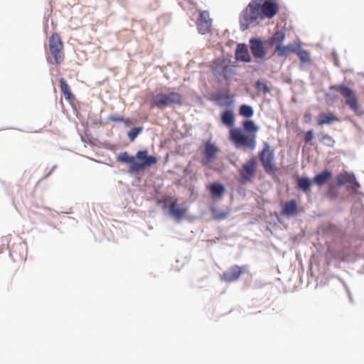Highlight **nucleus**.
Listing matches in <instances>:
<instances>
[{"instance_id": "f257e3e1", "label": "nucleus", "mask_w": 364, "mask_h": 364, "mask_svg": "<svg viewBox=\"0 0 364 364\" xmlns=\"http://www.w3.org/2000/svg\"><path fill=\"white\" fill-rule=\"evenodd\" d=\"M262 0H252L240 17V28L247 30L250 26L258 24V18H261L260 4Z\"/></svg>"}, {"instance_id": "f03ea898", "label": "nucleus", "mask_w": 364, "mask_h": 364, "mask_svg": "<svg viewBox=\"0 0 364 364\" xmlns=\"http://www.w3.org/2000/svg\"><path fill=\"white\" fill-rule=\"evenodd\" d=\"M183 101V97L179 92H171L167 94L161 92L152 97L150 102V107L152 109L156 107L159 109H164L172 105H181Z\"/></svg>"}, {"instance_id": "7ed1b4c3", "label": "nucleus", "mask_w": 364, "mask_h": 364, "mask_svg": "<svg viewBox=\"0 0 364 364\" xmlns=\"http://www.w3.org/2000/svg\"><path fill=\"white\" fill-rule=\"evenodd\" d=\"M134 165L129 166V171L138 173L144 171L157 163V158L154 156H149L147 150L138 151L134 156Z\"/></svg>"}, {"instance_id": "20e7f679", "label": "nucleus", "mask_w": 364, "mask_h": 364, "mask_svg": "<svg viewBox=\"0 0 364 364\" xmlns=\"http://www.w3.org/2000/svg\"><path fill=\"white\" fill-rule=\"evenodd\" d=\"M230 139L236 146H242L251 150L256 146V134H244L238 128H232L230 130Z\"/></svg>"}, {"instance_id": "39448f33", "label": "nucleus", "mask_w": 364, "mask_h": 364, "mask_svg": "<svg viewBox=\"0 0 364 364\" xmlns=\"http://www.w3.org/2000/svg\"><path fill=\"white\" fill-rule=\"evenodd\" d=\"M259 159L262 163L264 171L268 174L274 173L276 166L274 165V151L267 141L262 144V149L259 153Z\"/></svg>"}, {"instance_id": "423d86ee", "label": "nucleus", "mask_w": 364, "mask_h": 364, "mask_svg": "<svg viewBox=\"0 0 364 364\" xmlns=\"http://www.w3.org/2000/svg\"><path fill=\"white\" fill-rule=\"evenodd\" d=\"M49 53L54 59V63L60 65L65 59L63 52V43L60 36L54 33L51 35L48 41Z\"/></svg>"}, {"instance_id": "0eeeda50", "label": "nucleus", "mask_w": 364, "mask_h": 364, "mask_svg": "<svg viewBox=\"0 0 364 364\" xmlns=\"http://www.w3.org/2000/svg\"><path fill=\"white\" fill-rule=\"evenodd\" d=\"M340 92V94L346 99V105L357 114L360 115L363 111L360 110L357 97L354 92L349 87L343 85L333 86L331 87Z\"/></svg>"}, {"instance_id": "6e6552de", "label": "nucleus", "mask_w": 364, "mask_h": 364, "mask_svg": "<svg viewBox=\"0 0 364 364\" xmlns=\"http://www.w3.org/2000/svg\"><path fill=\"white\" fill-rule=\"evenodd\" d=\"M257 169V163L255 158L252 157L242 164L239 171L240 182L242 184L252 182L255 178Z\"/></svg>"}, {"instance_id": "1a4fd4ad", "label": "nucleus", "mask_w": 364, "mask_h": 364, "mask_svg": "<svg viewBox=\"0 0 364 364\" xmlns=\"http://www.w3.org/2000/svg\"><path fill=\"white\" fill-rule=\"evenodd\" d=\"M279 11L277 0H265L260 4L261 19L272 18Z\"/></svg>"}, {"instance_id": "9d476101", "label": "nucleus", "mask_w": 364, "mask_h": 364, "mask_svg": "<svg viewBox=\"0 0 364 364\" xmlns=\"http://www.w3.org/2000/svg\"><path fill=\"white\" fill-rule=\"evenodd\" d=\"M247 265L241 267L238 265L232 266L221 275V279L226 282H235L240 277L241 274L247 272Z\"/></svg>"}, {"instance_id": "9b49d317", "label": "nucleus", "mask_w": 364, "mask_h": 364, "mask_svg": "<svg viewBox=\"0 0 364 364\" xmlns=\"http://www.w3.org/2000/svg\"><path fill=\"white\" fill-rule=\"evenodd\" d=\"M197 29L201 34H206L210 31L212 20L210 18L209 13L203 11L200 13V16L197 21Z\"/></svg>"}, {"instance_id": "f8f14e48", "label": "nucleus", "mask_w": 364, "mask_h": 364, "mask_svg": "<svg viewBox=\"0 0 364 364\" xmlns=\"http://www.w3.org/2000/svg\"><path fill=\"white\" fill-rule=\"evenodd\" d=\"M218 151V148L213 143L210 141H206L203 151L205 158L202 160V164L207 165L208 163L213 161L216 158Z\"/></svg>"}, {"instance_id": "ddd939ff", "label": "nucleus", "mask_w": 364, "mask_h": 364, "mask_svg": "<svg viewBox=\"0 0 364 364\" xmlns=\"http://www.w3.org/2000/svg\"><path fill=\"white\" fill-rule=\"evenodd\" d=\"M250 49L252 55L256 58H262L266 55L263 42L260 39L252 38L250 41Z\"/></svg>"}, {"instance_id": "4468645a", "label": "nucleus", "mask_w": 364, "mask_h": 364, "mask_svg": "<svg viewBox=\"0 0 364 364\" xmlns=\"http://www.w3.org/2000/svg\"><path fill=\"white\" fill-rule=\"evenodd\" d=\"M170 214L178 221L185 218L188 208L186 207H179L176 200L172 202L168 207Z\"/></svg>"}, {"instance_id": "2eb2a0df", "label": "nucleus", "mask_w": 364, "mask_h": 364, "mask_svg": "<svg viewBox=\"0 0 364 364\" xmlns=\"http://www.w3.org/2000/svg\"><path fill=\"white\" fill-rule=\"evenodd\" d=\"M339 121L338 117L331 112H321L317 117L318 125L330 124Z\"/></svg>"}, {"instance_id": "dca6fc26", "label": "nucleus", "mask_w": 364, "mask_h": 364, "mask_svg": "<svg viewBox=\"0 0 364 364\" xmlns=\"http://www.w3.org/2000/svg\"><path fill=\"white\" fill-rule=\"evenodd\" d=\"M235 58L237 60L242 62H250L251 58L245 44H239L235 51Z\"/></svg>"}, {"instance_id": "f3484780", "label": "nucleus", "mask_w": 364, "mask_h": 364, "mask_svg": "<svg viewBox=\"0 0 364 364\" xmlns=\"http://www.w3.org/2000/svg\"><path fill=\"white\" fill-rule=\"evenodd\" d=\"M298 213L299 210L297 202L295 200H291L287 201L284 204L281 213L287 216H293L296 215Z\"/></svg>"}, {"instance_id": "a211bd4d", "label": "nucleus", "mask_w": 364, "mask_h": 364, "mask_svg": "<svg viewBox=\"0 0 364 364\" xmlns=\"http://www.w3.org/2000/svg\"><path fill=\"white\" fill-rule=\"evenodd\" d=\"M332 177L331 171L325 170L323 172L316 175L314 178V183L318 186H321L326 183Z\"/></svg>"}, {"instance_id": "6ab92c4d", "label": "nucleus", "mask_w": 364, "mask_h": 364, "mask_svg": "<svg viewBox=\"0 0 364 364\" xmlns=\"http://www.w3.org/2000/svg\"><path fill=\"white\" fill-rule=\"evenodd\" d=\"M60 87L61 92L63 93L65 98L69 102H73L75 100V97L73 95L70 88L67 83L66 80L64 78H60Z\"/></svg>"}, {"instance_id": "aec40b11", "label": "nucleus", "mask_w": 364, "mask_h": 364, "mask_svg": "<svg viewBox=\"0 0 364 364\" xmlns=\"http://www.w3.org/2000/svg\"><path fill=\"white\" fill-rule=\"evenodd\" d=\"M296 51V48L292 46H284V45H277L275 48L274 54L282 57V56H288L292 53Z\"/></svg>"}, {"instance_id": "412c9836", "label": "nucleus", "mask_w": 364, "mask_h": 364, "mask_svg": "<svg viewBox=\"0 0 364 364\" xmlns=\"http://www.w3.org/2000/svg\"><path fill=\"white\" fill-rule=\"evenodd\" d=\"M221 121L228 127H232L235 124V116L232 109H227L221 114Z\"/></svg>"}, {"instance_id": "4be33fe9", "label": "nucleus", "mask_w": 364, "mask_h": 364, "mask_svg": "<svg viewBox=\"0 0 364 364\" xmlns=\"http://www.w3.org/2000/svg\"><path fill=\"white\" fill-rule=\"evenodd\" d=\"M312 181L307 177H301L297 179V188L305 193L308 194L311 192Z\"/></svg>"}, {"instance_id": "5701e85b", "label": "nucleus", "mask_w": 364, "mask_h": 364, "mask_svg": "<svg viewBox=\"0 0 364 364\" xmlns=\"http://www.w3.org/2000/svg\"><path fill=\"white\" fill-rule=\"evenodd\" d=\"M208 189L209 190L213 197L221 198L225 192L224 186L218 183L210 184L208 187Z\"/></svg>"}, {"instance_id": "b1692460", "label": "nucleus", "mask_w": 364, "mask_h": 364, "mask_svg": "<svg viewBox=\"0 0 364 364\" xmlns=\"http://www.w3.org/2000/svg\"><path fill=\"white\" fill-rule=\"evenodd\" d=\"M285 39V33L282 31H277L274 35L269 39L268 43L270 46L282 45Z\"/></svg>"}, {"instance_id": "393cba45", "label": "nucleus", "mask_w": 364, "mask_h": 364, "mask_svg": "<svg viewBox=\"0 0 364 364\" xmlns=\"http://www.w3.org/2000/svg\"><path fill=\"white\" fill-rule=\"evenodd\" d=\"M338 183L339 185L355 183V178L353 174L348 173H341L337 176Z\"/></svg>"}, {"instance_id": "a878e982", "label": "nucleus", "mask_w": 364, "mask_h": 364, "mask_svg": "<svg viewBox=\"0 0 364 364\" xmlns=\"http://www.w3.org/2000/svg\"><path fill=\"white\" fill-rule=\"evenodd\" d=\"M134 159H136V158L133 156L129 155L127 151L119 153L117 156L118 161L124 164H129L130 166L134 165Z\"/></svg>"}, {"instance_id": "bb28decb", "label": "nucleus", "mask_w": 364, "mask_h": 364, "mask_svg": "<svg viewBox=\"0 0 364 364\" xmlns=\"http://www.w3.org/2000/svg\"><path fill=\"white\" fill-rule=\"evenodd\" d=\"M239 113L241 116L250 118L254 114L252 107L247 105H242L240 107Z\"/></svg>"}, {"instance_id": "cd10ccee", "label": "nucleus", "mask_w": 364, "mask_h": 364, "mask_svg": "<svg viewBox=\"0 0 364 364\" xmlns=\"http://www.w3.org/2000/svg\"><path fill=\"white\" fill-rule=\"evenodd\" d=\"M243 127L246 131L252 133V134H255L259 129L252 120L245 121L243 122Z\"/></svg>"}, {"instance_id": "c85d7f7f", "label": "nucleus", "mask_w": 364, "mask_h": 364, "mask_svg": "<svg viewBox=\"0 0 364 364\" xmlns=\"http://www.w3.org/2000/svg\"><path fill=\"white\" fill-rule=\"evenodd\" d=\"M213 218L217 220H224L228 218L230 214L229 210L226 211H218L215 209L212 210Z\"/></svg>"}, {"instance_id": "c756f323", "label": "nucleus", "mask_w": 364, "mask_h": 364, "mask_svg": "<svg viewBox=\"0 0 364 364\" xmlns=\"http://www.w3.org/2000/svg\"><path fill=\"white\" fill-rule=\"evenodd\" d=\"M297 55L299 56L301 63H306L310 62V55L308 51L301 49L297 52Z\"/></svg>"}, {"instance_id": "7c9ffc66", "label": "nucleus", "mask_w": 364, "mask_h": 364, "mask_svg": "<svg viewBox=\"0 0 364 364\" xmlns=\"http://www.w3.org/2000/svg\"><path fill=\"white\" fill-rule=\"evenodd\" d=\"M255 86L257 90H258L259 91L262 92V93L264 94V95L270 92V89L267 86V85L264 83V82H261V81H259V80H257L255 82Z\"/></svg>"}, {"instance_id": "2f4dec72", "label": "nucleus", "mask_w": 364, "mask_h": 364, "mask_svg": "<svg viewBox=\"0 0 364 364\" xmlns=\"http://www.w3.org/2000/svg\"><path fill=\"white\" fill-rule=\"evenodd\" d=\"M143 130L142 127H136L130 129L128 132V137L131 141H133L137 135Z\"/></svg>"}, {"instance_id": "473e14b6", "label": "nucleus", "mask_w": 364, "mask_h": 364, "mask_svg": "<svg viewBox=\"0 0 364 364\" xmlns=\"http://www.w3.org/2000/svg\"><path fill=\"white\" fill-rule=\"evenodd\" d=\"M321 141L328 146H333L335 143L333 139L328 134H324L322 136Z\"/></svg>"}, {"instance_id": "72a5a7b5", "label": "nucleus", "mask_w": 364, "mask_h": 364, "mask_svg": "<svg viewBox=\"0 0 364 364\" xmlns=\"http://www.w3.org/2000/svg\"><path fill=\"white\" fill-rule=\"evenodd\" d=\"M109 120L114 122H124V118L119 115H110L109 117Z\"/></svg>"}, {"instance_id": "f704fd0d", "label": "nucleus", "mask_w": 364, "mask_h": 364, "mask_svg": "<svg viewBox=\"0 0 364 364\" xmlns=\"http://www.w3.org/2000/svg\"><path fill=\"white\" fill-rule=\"evenodd\" d=\"M313 130L308 131L304 136V141L306 143L310 142L313 139Z\"/></svg>"}, {"instance_id": "c9c22d12", "label": "nucleus", "mask_w": 364, "mask_h": 364, "mask_svg": "<svg viewBox=\"0 0 364 364\" xmlns=\"http://www.w3.org/2000/svg\"><path fill=\"white\" fill-rule=\"evenodd\" d=\"M311 117V114L310 113H306V114H305V115H304V118H305V119H306V120H308V121H309V120H310Z\"/></svg>"}]
</instances>
